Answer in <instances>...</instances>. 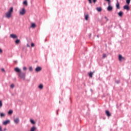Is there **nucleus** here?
Listing matches in <instances>:
<instances>
[{
	"label": "nucleus",
	"instance_id": "1",
	"mask_svg": "<svg viewBox=\"0 0 131 131\" xmlns=\"http://www.w3.org/2000/svg\"><path fill=\"white\" fill-rule=\"evenodd\" d=\"M14 12V8L11 7L8 12L6 13V18H11L12 17V13Z\"/></svg>",
	"mask_w": 131,
	"mask_h": 131
},
{
	"label": "nucleus",
	"instance_id": "2",
	"mask_svg": "<svg viewBox=\"0 0 131 131\" xmlns=\"http://www.w3.org/2000/svg\"><path fill=\"white\" fill-rule=\"evenodd\" d=\"M19 77L21 78V79H23V80H25V77L26 76V74L24 72H20L18 75Z\"/></svg>",
	"mask_w": 131,
	"mask_h": 131
},
{
	"label": "nucleus",
	"instance_id": "3",
	"mask_svg": "<svg viewBox=\"0 0 131 131\" xmlns=\"http://www.w3.org/2000/svg\"><path fill=\"white\" fill-rule=\"evenodd\" d=\"M25 13H26V10H25V8H23L20 11L19 14L20 15H25Z\"/></svg>",
	"mask_w": 131,
	"mask_h": 131
},
{
	"label": "nucleus",
	"instance_id": "4",
	"mask_svg": "<svg viewBox=\"0 0 131 131\" xmlns=\"http://www.w3.org/2000/svg\"><path fill=\"white\" fill-rule=\"evenodd\" d=\"M108 6L107 8V11H108V12L112 11L113 10V7H112V6H111V5H110V4H108Z\"/></svg>",
	"mask_w": 131,
	"mask_h": 131
},
{
	"label": "nucleus",
	"instance_id": "5",
	"mask_svg": "<svg viewBox=\"0 0 131 131\" xmlns=\"http://www.w3.org/2000/svg\"><path fill=\"white\" fill-rule=\"evenodd\" d=\"M42 68L41 67L39 66H37L35 69V71L36 72H40V71L42 70Z\"/></svg>",
	"mask_w": 131,
	"mask_h": 131
},
{
	"label": "nucleus",
	"instance_id": "6",
	"mask_svg": "<svg viewBox=\"0 0 131 131\" xmlns=\"http://www.w3.org/2000/svg\"><path fill=\"white\" fill-rule=\"evenodd\" d=\"M117 10H120V5L119 4V2L118 0L117 1V4L116 5Z\"/></svg>",
	"mask_w": 131,
	"mask_h": 131
},
{
	"label": "nucleus",
	"instance_id": "7",
	"mask_svg": "<svg viewBox=\"0 0 131 131\" xmlns=\"http://www.w3.org/2000/svg\"><path fill=\"white\" fill-rule=\"evenodd\" d=\"M119 61H123V60H125V58L123 57L122 56V55H119Z\"/></svg>",
	"mask_w": 131,
	"mask_h": 131
},
{
	"label": "nucleus",
	"instance_id": "8",
	"mask_svg": "<svg viewBox=\"0 0 131 131\" xmlns=\"http://www.w3.org/2000/svg\"><path fill=\"white\" fill-rule=\"evenodd\" d=\"M105 114L107 117H111V113H110V112L108 110L105 111Z\"/></svg>",
	"mask_w": 131,
	"mask_h": 131
},
{
	"label": "nucleus",
	"instance_id": "9",
	"mask_svg": "<svg viewBox=\"0 0 131 131\" xmlns=\"http://www.w3.org/2000/svg\"><path fill=\"white\" fill-rule=\"evenodd\" d=\"M124 10H126L127 11H129V6L128 5H126L123 6Z\"/></svg>",
	"mask_w": 131,
	"mask_h": 131
},
{
	"label": "nucleus",
	"instance_id": "10",
	"mask_svg": "<svg viewBox=\"0 0 131 131\" xmlns=\"http://www.w3.org/2000/svg\"><path fill=\"white\" fill-rule=\"evenodd\" d=\"M10 120H7L6 121H4L3 122V124L4 125H7V124H8V123H10Z\"/></svg>",
	"mask_w": 131,
	"mask_h": 131
},
{
	"label": "nucleus",
	"instance_id": "11",
	"mask_svg": "<svg viewBox=\"0 0 131 131\" xmlns=\"http://www.w3.org/2000/svg\"><path fill=\"white\" fill-rule=\"evenodd\" d=\"M14 71L15 72H17V73H20L21 72V70L19 69V68H15L14 69Z\"/></svg>",
	"mask_w": 131,
	"mask_h": 131
},
{
	"label": "nucleus",
	"instance_id": "12",
	"mask_svg": "<svg viewBox=\"0 0 131 131\" xmlns=\"http://www.w3.org/2000/svg\"><path fill=\"white\" fill-rule=\"evenodd\" d=\"M19 120L18 118H16V119H14V122H15V123H16V124H18V123H19Z\"/></svg>",
	"mask_w": 131,
	"mask_h": 131
},
{
	"label": "nucleus",
	"instance_id": "13",
	"mask_svg": "<svg viewBox=\"0 0 131 131\" xmlns=\"http://www.w3.org/2000/svg\"><path fill=\"white\" fill-rule=\"evenodd\" d=\"M118 15L119 17H122V16H123V12L120 11L119 13H118Z\"/></svg>",
	"mask_w": 131,
	"mask_h": 131
},
{
	"label": "nucleus",
	"instance_id": "14",
	"mask_svg": "<svg viewBox=\"0 0 131 131\" xmlns=\"http://www.w3.org/2000/svg\"><path fill=\"white\" fill-rule=\"evenodd\" d=\"M10 36L12 38H17V35L16 34H12L10 35Z\"/></svg>",
	"mask_w": 131,
	"mask_h": 131
},
{
	"label": "nucleus",
	"instance_id": "15",
	"mask_svg": "<svg viewBox=\"0 0 131 131\" xmlns=\"http://www.w3.org/2000/svg\"><path fill=\"white\" fill-rule=\"evenodd\" d=\"M36 130V127L33 126L31 128V129L30 131H35Z\"/></svg>",
	"mask_w": 131,
	"mask_h": 131
},
{
	"label": "nucleus",
	"instance_id": "16",
	"mask_svg": "<svg viewBox=\"0 0 131 131\" xmlns=\"http://www.w3.org/2000/svg\"><path fill=\"white\" fill-rule=\"evenodd\" d=\"M96 10L98 11V12H102V8L101 7L96 8Z\"/></svg>",
	"mask_w": 131,
	"mask_h": 131
},
{
	"label": "nucleus",
	"instance_id": "17",
	"mask_svg": "<svg viewBox=\"0 0 131 131\" xmlns=\"http://www.w3.org/2000/svg\"><path fill=\"white\" fill-rule=\"evenodd\" d=\"M39 89L42 90L43 89V85L42 84H40L38 86Z\"/></svg>",
	"mask_w": 131,
	"mask_h": 131
},
{
	"label": "nucleus",
	"instance_id": "18",
	"mask_svg": "<svg viewBox=\"0 0 131 131\" xmlns=\"http://www.w3.org/2000/svg\"><path fill=\"white\" fill-rule=\"evenodd\" d=\"M93 73H95V71H93V72H91L89 73V76H90V77H93Z\"/></svg>",
	"mask_w": 131,
	"mask_h": 131
},
{
	"label": "nucleus",
	"instance_id": "19",
	"mask_svg": "<svg viewBox=\"0 0 131 131\" xmlns=\"http://www.w3.org/2000/svg\"><path fill=\"white\" fill-rule=\"evenodd\" d=\"M29 71H30V72H32L33 71V69L32 68V67H29Z\"/></svg>",
	"mask_w": 131,
	"mask_h": 131
},
{
	"label": "nucleus",
	"instance_id": "20",
	"mask_svg": "<svg viewBox=\"0 0 131 131\" xmlns=\"http://www.w3.org/2000/svg\"><path fill=\"white\" fill-rule=\"evenodd\" d=\"M85 20H86V21L89 20V14H86V15H85Z\"/></svg>",
	"mask_w": 131,
	"mask_h": 131
},
{
	"label": "nucleus",
	"instance_id": "21",
	"mask_svg": "<svg viewBox=\"0 0 131 131\" xmlns=\"http://www.w3.org/2000/svg\"><path fill=\"white\" fill-rule=\"evenodd\" d=\"M8 114L9 115H12V114H13V110H10L9 112H8Z\"/></svg>",
	"mask_w": 131,
	"mask_h": 131
},
{
	"label": "nucleus",
	"instance_id": "22",
	"mask_svg": "<svg viewBox=\"0 0 131 131\" xmlns=\"http://www.w3.org/2000/svg\"><path fill=\"white\" fill-rule=\"evenodd\" d=\"M1 117H5L6 116V115L3 113L0 114Z\"/></svg>",
	"mask_w": 131,
	"mask_h": 131
},
{
	"label": "nucleus",
	"instance_id": "23",
	"mask_svg": "<svg viewBox=\"0 0 131 131\" xmlns=\"http://www.w3.org/2000/svg\"><path fill=\"white\" fill-rule=\"evenodd\" d=\"M36 26V25H35V23L32 24V25H31V27H32V28H35V27Z\"/></svg>",
	"mask_w": 131,
	"mask_h": 131
},
{
	"label": "nucleus",
	"instance_id": "24",
	"mask_svg": "<svg viewBox=\"0 0 131 131\" xmlns=\"http://www.w3.org/2000/svg\"><path fill=\"white\" fill-rule=\"evenodd\" d=\"M15 43H17V45L18 43H20V40H19L18 39H16L15 41Z\"/></svg>",
	"mask_w": 131,
	"mask_h": 131
},
{
	"label": "nucleus",
	"instance_id": "25",
	"mask_svg": "<svg viewBox=\"0 0 131 131\" xmlns=\"http://www.w3.org/2000/svg\"><path fill=\"white\" fill-rule=\"evenodd\" d=\"M30 122L32 123V124H35V121L33 119L30 120Z\"/></svg>",
	"mask_w": 131,
	"mask_h": 131
},
{
	"label": "nucleus",
	"instance_id": "26",
	"mask_svg": "<svg viewBox=\"0 0 131 131\" xmlns=\"http://www.w3.org/2000/svg\"><path fill=\"white\" fill-rule=\"evenodd\" d=\"M24 5H25L26 6H27L28 5V3H27V1H25L23 3Z\"/></svg>",
	"mask_w": 131,
	"mask_h": 131
},
{
	"label": "nucleus",
	"instance_id": "27",
	"mask_svg": "<svg viewBox=\"0 0 131 131\" xmlns=\"http://www.w3.org/2000/svg\"><path fill=\"white\" fill-rule=\"evenodd\" d=\"M105 58H107V55H106V54H103L102 55V58L105 59Z\"/></svg>",
	"mask_w": 131,
	"mask_h": 131
},
{
	"label": "nucleus",
	"instance_id": "28",
	"mask_svg": "<svg viewBox=\"0 0 131 131\" xmlns=\"http://www.w3.org/2000/svg\"><path fill=\"white\" fill-rule=\"evenodd\" d=\"M126 3L127 5H129L130 4V0H126Z\"/></svg>",
	"mask_w": 131,
	"mask_h": 131
},
{
	"label": "nucleus",
	"instance_id": "29",
	"mask_svg": "<svg viewBox=\"0 0 131 131\" xmlns=\"http://www.w3.org/2000/svg\"><path fill=\"white\" fill-rule=\"evenodd\" d=\"M105 1L108 2V5H110V4H111V0H105Z\"/></svg>",
	"mask_w": 131,
	"mask_h": 131
},
{
	"label": "nucleus",
	"instance_id": "30",
	"mask_svg": "<svg viewBox=\"0 0 131 131\" xmlns=\"http://www.w3.org/2000/svg\"><path fill=\"white\" fill-rule=\"evenodd\" d=\"M10 88H11V89H14V88H15V85H14V84H11Z\"/></svg>",
	"mask_w": 131,
	"mask_h": 131
},
{
	"label": "nucleus",
	"instance_id": "31",
	"mask_svg": "<svg viewBox=\"0 0 131 131\" xmlns=\"http://www.w3.org/2000/svg\"><path fill=\"white\" fill-rule=\"evenodd\" d=\"M2 107H3V102L2 100H0V108H2Z\"/></svg>",
	"mask_w": 131,
	"mask_h": 131
},
{
	"label": "nucleus",
	"instance_id": "32",
	"mask_svg": "<svg viewBox=\"0 0 131 131\" xmlns=\"http://www.w3.org/2000/svg\"><path fill=\"white\" fill-rule=\"evenodd\" d=\"M23 69L24 71H25L27 70V68H26V67H24Z\"/></svg>",
	"mask_w": 131,
	"mask_h": 131
},
{
	"label": "nucleus",
	"instance_id": "33",
	"mask_svg": "<svg viewBox=\"0 0 131 131\" xmlns=\"http://www.w3.org/2000/svg\"><path fill=\"white\" fill-rule=\"evenodd\" d=\"M120 82V81L119 80H117L115 81L116 83H117V84L119 83Z\"/></svg>",
	"mask_w": 131,
	"mask_h": 131
},
{
	"label": "nucleus",
	"instance_id": "34",
	"mask_svg": "<svg viewBox=\"0 0 131 131\" xmlns=\"http://www.w3.org/2000/svg\"><path fill=\"white\" fill-rule=\"evenodd\" d=\"M35 45L34 43H31V47H32V48H33V47H34Z\"/></svg>",
	"mask_w": 131,
	"mask_h": 131
},
{
	"label": "nucleus",
	"instance_id": "35",
	"mask_svg": "<svg viewBox=\"0 0 131 131\" xmlns=\"http://www.w3.org/2000/svg\"><path fill=\"white\" fill-rule=\"evenodd\" d=\"M92 0H88V2H89V4H92L93 2Z\"/></svg>",
	"mask_w": 131,
	"mask_h": 131
},
{
	"label": "nucleus",
	"instance_id": "36",
	"mask_svg": "<svg viewBox=\"0 0 131 131\" xmlns=\"http://www.w3.org/2000/svg\"><path fill=\"white\" fill-rule=\"evenodd\" d=\"M104 18L106 19V21H108L109 19L107 18V16H104Z\"/></svg>",
	"mask_w": 131,
	"mask_h": 131
},
{
	"label": "nucleus",
	"instance_id": "37",
	"mask_svg": "<svg viewBox=\"0 0 131 131\" xmlns=\"http://www.w3.org/2000/svg\"><path fill=\"white\" fill-rule=\"evenodd\" d=\"M60 110H58L57 111H56V114H57V115H58V114H59V113H58V112H59V111Z\"/></svg>",
	"mask_w": 131,
	"mask_h": 131
},
{
	"label": "nucleus",
	"instance_id": "38",
	"mask_svg": "<svg viewBox=\"0 0 131 131\" xmlns=\"http://www.w3.org/2000/svg\"><path fill=\"white\" fill-rule=\"evenodd\" d=\"M93 3L95 4V3H97V0H93Z\"/></svg>",
	"mask_w": 131,
	"mask_h": 131
},
{
	"label": "nucleus",
	"instance_id": "39",
	"mask_svg": "<svg viewBox=\"0 0 131 131\" xmlns=\"http://www.w3.org/2000/svg\"><path fill=\"white\" fill-rule=\"evenodd\" d=\"M0 131H3V128H2V126H0Z\"/></svg>",
	"mask_w": 131,
	"mask_h": 131
},
{
	"label": "nucleus",
	"instance_id": "40",
	"mask_svg": "<svg viewBox=\"0 0 131 131\" xmlns=\"http://www.w3.org/2000/svg\"><path fill=\"white\" fill-rule=\"evenodd\" d=\"M0 53H3V50H2V49L0 48Z\"/></svg>",
	"mask_w": 131,
	"mask_h": 131
},
{
	"label": "nucleus",
	"instance_id": "41",
	"mask_svg": "<svg viewBox=\"0 0 131 131\" xmlns=\"http://www.w3.org/2000/svg\"><path fill=\"white\" fill-rule=\"evenodd\" d=\"M27 47H28V48H30V46L29 45V44H27Z\"/></svg>",
	"mask_w": 131,
	"mask_h": 131
},
{
	"label": "nucleus",
	"instance_id": "42",
	"mask_svg": "<svg viewBox=\"0 0 131 131\" xmlns=\"http://www.w3.org/2000/svg\"><path fill=\"white\" fill-rule=\"evenodd\" d=\"M2 71H3V72H5V69H4V68H3V69H2Z\"/></svg>",
	"mask_w": 131,
	"mask_h": 131
},
{
	"label": "nucleus",
	"instance_id": "43",
	"mask_svg": "<svg viewBox=\"0 0 131 131\" xmlns=\"http://www.w3.org/2000/svg\"><path fill=\"white\" fill-rule=\"evenodd\" d=\"M89 37H91L92 36V34H91V33L89 34Z\"/></svg>",
	"mask_w": 131,
	"mask_h": 131
},
{
	"label": "nucleus",
	"instance_id": "44",
	"mask_svg": "<svg viewBox=\"0 0 131 131\" xmlns=\"http://www.w3.org/2000/svg\"><path fill=\"white\" fill-rule=\"evenodd\" d=\"M4 131L7 130V128H5L4 129Z\"/></svg>",
	"mask_w": 131,
	"mask_h": 131
},
{
	"label": "nucleus",
	"instance_id": "45",
	"mask_svg": "<svg viewBox=\"0 0 131 131\" xmlns=\"http://www.w3.org/2000/svg\"><path fill=\"white\" fill-rule=\"evenodd\" d=\"M97 37H99V35H97Z\"/></svg>",
	"mask_w": 131,
	"mask_h": 131
},
{
	"label": "nucleus",
	"instance_id": "46",
	"mask_svg": "<svg viewBox=\"0 0 131 131\" xmlns=\"http://www.w3.org/2000/svg\"><path fill=\"white\" fill-rule=\"evenodd\" d=\"M61 103V101H59V103Z\"/></svg>",
	"mask_w": 131,
	"mask_h": 131
},
{
	"label": "nucleus",
	"instance_id": "47",
	"mask_svg": "<svg viewBox=\"0 0 131 131\" xmlns=\"http://www.w3.org/2000/svg\"><path fill=\"white\" fill-rule=\"evenodd\" d=\"M0 28H1V26H0Z\"/></svg>",
	"mask_w": 131,
	"mask_h": 131
}]
</instances>
